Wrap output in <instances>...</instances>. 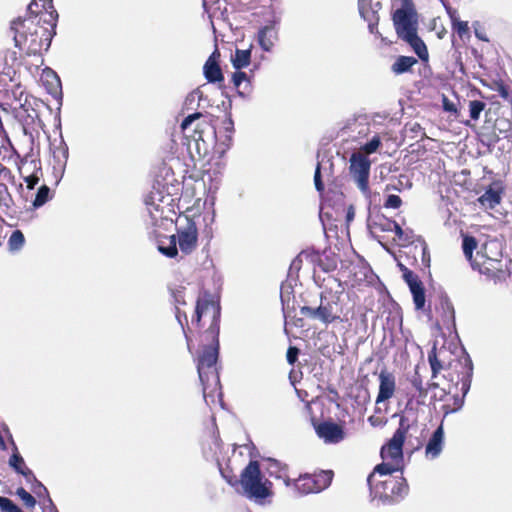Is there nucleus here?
Segmentation results:
<instances>
[{
	"mask_svg": "<svg viewBox=\"0 0 512 512\" xmlns=\"http://www.w3.org/2000/svg\"><path fill=\"white\" fill-rule=\"evenodd\" d=\"M221 307L208 292L198 297L192 326L199 330V351L197 354V372L202 385L204 400L208 403L215 401V396L221 394V383L217 369L219 356Z\"/></svg>",
	"mask_w": 512,
	"mask_h": 512,
	"instance_id": "obj_1",
	"label": "nucleus"
},
{
	"mask_svg": "<svg viewBox=\"0 0 512 512\" xmlns=\"http://www.w3.org/2000/svg\"><path fill=\"white\" fill-rule=\"evenodd\" d=\"M449 352L445 347L437 348L436 345L428 352V362L431 367V378L435 379L441 371H445L443 377L450 384L448 387L460 390L466 395L470 389L473 375V363L468 355L447 360Z\"/></svg>",
	"mask_w": 512,
	"mask_h": 512,
	"instance_id": "obj_2",
	"label": "nucleus"
},
{
	"mask_svg": "<svg viewBox=\"0 0 512 512\" xmlns=\"http://www.w3.org/2000/svg\"><path fill=\"white\" fill-rule=\"evenodd\" d=\"M55 29L56 25L39 23L35 18L19 17L11 22L15 46L27 55H40L43 50H47L55 35Z\"/></svg>",
	"mask_w": 512,
	"mask_h": 512,
	"instance_id": "obj_3",
	"label": "nucleus"
},
{
	"mask_svg": "<svg viewBox=\"0 0 512 512\" xmlns=\"http://www.w3.org/2000/svg\"><path fill=\"white\" fill-rule=\"evenodd\" d=\"M393 473L378 474L375 469L367 477V484L373 498L379 499L385 505L402 501L409 493L406 478L393 476Z\"/></svg>",
	"mask_w": 512,
	"mask_h": 512,
	"instance_id": "obj_4",
	"label": "nucleus"
},
{
	"mask_svg": "<svg viewBox=\"0 0 512 512\" xmlns=\"http://www.w3.org/2000/svg\"><path fill=\"white\" fill-rule=\"evenodd\" d=\"M409 428L410 425L408 424L407 419L401 417L399 426L394 432L392 438L381 447L380 456L383 462L375 466V472L378 474H387L403 470V446Z\"/></svg>",
	"mask_w": 512,
	"mask_h": 512,
	"instance_id": "obj_5",
	"label": "nucleus"
},
{
	"mask_svg": "<svg viewBox=\"0 0 512 512\" xmlns=\"http://www.w3.org/2000/svg\"><path fill=\"white\" fill-rule=\"evenodd\" d=\"M272 467L278 469L277 477L283 478L286 486L293 484L295 489L303 495L319 493L327 489L334 478L333 470H319L312 474H302L297 479L291 480L287 476L288 467L286 465H281L278 461L273 460L270 462V468Z\"/></svg>",
	"mask_w": 512,
	"mask_h": 512,
	"instance_id": "obj_6",
	"label": "nucleus"
},
{
	"mask_svg": "<svg viewBox=\"0 0 512 512\" xmlns=\"http://www.w3.org/2000/svg\"><path fill=\"white\" fill-rule=\"evenodd\" d=\"M472 268L489 278H502L505 275V264L501 241L496 238L486 240L477 251Z\"/></svg>",
	"mask_w": 512,
	"mask_h": 512,
	"instance_id": "obj_7",
	"label": "nucleus"
},
{
	"mask_svg": "<svg viewBox=\"0 0 512 512\" xmlns=\"http://www.w3.org/2000/svg\"><path fill=\"white\" fill-rule=\"evenodd\" d=\"M393 23L398 37L407 42L422 61H428L429 52L424 41L417 34V20L410 8L397 9Z\"/></svg>",
	"mask_w": 512,
	"mask_h": 512,
	"instance_id": "obj_8",
	"label": "nucleus"
},
{
	"mask_svg": "<svg viewBox=\"0 0 512 512\" xmlns=\"http://www.w3.org/2000/svg\"><path fill=\"white\" fill-rule=\"evenodd\" d=\"M239 485L249 499L263 500L272 495V483L263 478L260 464L251 460L240 474Z\"/></svg>",
	"mask_w": 512,
	"mask_h": 512,
	"instance_id": "obj_9",
	"label": "nucleus"
},
{
	"mask_svg": "<svg viewBox=\"0 0 512 512\" xmlns=\"http://www.w3.org/2000/svg\"><path fill=\"white\" fill-rule=\"evenodd\" d=\"M300 313L305 317L319 320L328 325L341 320L342 308L338 300H327L321 296L320 305L317 308L302 306Z\"/></svg>",
	"mask_w": 512,
	"mask_h": 512,
	"instance_id": "obj_10",
	"label": "nucleus"
},
{
	"mask_svg": "<svg viewBox=\"0 0 512 512\" xmlns=\"http://www.w3.org/2000/svg\"><path fill=\"white\" fill-rule=\"evenodd\" d=\"M371 162L362 152H354L350 157V174L363 193L369 192V174Z\"/></svg>",
	"mask_w": 512,
	"mask_h": 512,
	"instance_id": "obj_11",
	"label": "nucleus"
},
{
	"mask_svg": "<svg viewBox=\"0 0 512 512\" xmlns=\"http://www.w3.org/2000/svg\"><path fill=\"white\" fill-rule=\"evenodd\" d=\"M28 16L24 19H37V22L47 25H56L58 13L52 0H32L27 8Z\"/></svg>",
	"mask_w": 512,
	"mask_h": 512,
	"instance_id": "obj_12",
	"label": "nucleus"
},
{
	"mask_svg": "<svg viewBox=\"0 0 512 512\" xmlns=\"http://www.w3.org/2000/svg\"><path fill=\"white\" fill-rule=\"evenodd\" d=\"M402 272V278L408 285L412 294L413 303L416 310H424L426 304V291L423 282L419 276L403 264H399Z\"/></svg>",
	"mask_w": 512,
	"mask_h": 512,
	"instance_id": "obj_13",
	"label": "nucleus"
},
{
	"mask_svg": "<svg viewBox=\"0 0 512 512\" xmlns=\"http://www.w3.org/2000/svg\"><path fill=\"white\" fill-rule=\"evenodd\" d=\"M187 224L185 227L177 228L176 245H179L180 251L184 255H189L194 252L198 245V228L196 223L186 218Z\"/></svg>",
	"mask_w": 512,
	"mask_h": 512,
	"instance_id": "obj_14",
	"label": "nucleus"
},
{
	"mask_svg": "<svg viewBox=\"0 0 512 512\" xmlns=\"http://www.w3.org/2000/svg\"><path fill=\"white\" fill-rule=\"evenodd\" d=\"M202 118L201 112H195L184 118L180 127L186 138L196 142L203 140L204 131L209 127V123L204 119L201 120Z\"/></svg>",
	"mask_w": 512,
	"mask_h": 512,
	"instance_id": "obj_15",
	"label": "nucleus"
},
{
	"mask_svg": "<svg viewBox=\"0 0 512 512\" xmlns=\"http://www.w3.org/2000/svg\"><path fill=\"white\" fill-rule=\"evenodd\" d=\"M408 380L414 389V392L411 393L410 398L408 399V403H411L413 400H415L417 405H424L428 396V391L430 389H437L439 387V383L437 382H430L427 384V386L424 385L423 377L419 372V365L415 367L414 373Z\"/></svg>",
	"mask_w": 512,
	"mask_h": 512,
	"instance_id": "obj_16",
	"label": "nucleus"
},
{
	"mask_svg": "<svg viewBox=\"0 0 512 512\" xmlns=\"http://www.w3.org/2000/svg\"><path fill=\"white\" fill-rule=\"evenodd\" d=\"M170 293H171V297L173 298V303L175 305V316L182 327V330L184 332V335H185V338L187 341L188 348L190 349L191 338L185 329V326L188 325L187 315L185 312L182 313L179 308V305H186L185 287L178 286L176 288L171 289Z\"/></svg>",
	"mask_w": 512,
	"mask_h": 512,
	"instance_id": "obj_17",
	"label": "nucleus"
},
{
	"mask_svg": "<svg viewBox=\"0 0 512 512\" xmlns=\"http://www.w3.org/2000/svg\"><path fill=\"white\" fill-rule=\"evenodd\" d=\"M316 432L326 443L336 444L345 438V432L342 426L331 421L320 423L316 427Z\"/></svg>",
	"mask_w": 512,
	"mask_h": 512,
	"instance_id": "obj_18",
	"label": "nucleus"
},
{
	"mask_svg": "<svg viewBox=\"0 0 512 512\" xmlns=\"http://www.w3.org/2000/svg\"><path fill=\"white\" fill-rule=\"evenodd\" d=\"M444 392V398L441 397L440 400L444 401L442 405V411L444 415H448L460 410L464 404V397L460 390L453 389V387H447L442 389Z\"/></svg>",
	"mask_w": 512,
	"mask_h": 512,
	"instance_id": "obj_19",
	"label": "nucleus"
},
{
	"mask_svg": "<svg viewBox=\"0 0 512 512\" xmlns=\"http://www.w3.org/2000/svg\"><path fill=\"white\" fill-rule=\"evenodd\" d=\"M395 389V376L386 370H382L379 374V391L376 398V404L392 398L395 393Z\"/></svg>",
	"mask_w": 512,
	"mask_h": 512,
	"instance_id": "obj_20",
	"label": "nucleus"
},
{
	"mask_svg": "<svg viewBox=\"0 0 512 512\" xmlns=\"http://www.w3.org/2000/svg\"><path fill=\"white\" fill-rule=\"evenodd\" d=\"M504 188L501 181H494L486 191L478 198V202L482 206L490 209L495 208L501 203Z\"/></svg>",
	"mask_w": 512,
	"mask_h": 512,
	"instance_id": "obj_21",
	"label": "nucleus"
},
{
	"mask_svg": "<svg viewBox=\"0 0 512 512\" xmlns=\"http://www.w3.org/2000/svg\"><path fill=\"white\" fill-rule=\"evenodd\" d=\"M435 310L444 326L449 328L455 325V310L447 295L439 296Z\"/></svg>",
	"mask_w": 512,
	"mask_h": 512,
	"instance_id": "obj_22",
	"label": "nucleus"
},
{
	"mask_svg": "<svg viewBox=\"0 0 512 512\" xmlns=\"http://www.w3.org/2000/svg\"><path fill=\"white\" fill-rule=\"evenodd\" d=\"M219 56V52L217 50L214 51L204 64V76L210 83L222 82L224 80L222 69L217 60Z\"/></svg>",
	"mask_w": 512,
	"mask_h": 512,
	"instance_id": "obj_23",
	"label": "nucleus"
},
{
	"mask_svg": "<svg viewBox=\"0 0 512 512\" xmlns=\"http://www.w3.org/2000/svg\"><path fill=\"white\" fill-rule=\"evenodd\" d=\"M444 443V430L443 426L440 425L430 437L428 443L425 447L426 457L430 459H435L440 455L443 449Z\"/></svg>",
	"mask_w": 512,
	"mask_h": 512,
	"instance_id": "obj_24",
	"label": "nucleus"
},
{
	"mask_svg": "<svg viewBox=\"0 0 512 512\" xmlns=\"http://www.w3.org/2000/svg\"><path fill=\"white\" fill-rule=\"evenodd\" d=\"M28 482L31 483V491L35 496L38 498H44L47 501L50 512H59L49 495L48 489L36 478L34 474L33 476H30V481Z\"/></svg>",
	"mask_w": 512,
	"mask_h": 512,
	"instance_id": "obj_25",
	"label": "nucleus"
},
{
	"mask_svg": "<svg viewBox=\"0 0 512 512\" xmlns=\"http://www.w3.org/2000/svg\"><path fill=\"white\" fill-rule=\"evenodd\" d=\"M417 59L412 56H398L391 66V71L395 75H401L413 71V66L417 64Z\"/></svg>",
	"mask_w": 512,
	"mask_h": 512,
	"instance_id": "obj_26",
	"label": "nucleus"
},
{
	"mask_svg": "<svg viewBox=\"0 0 512 512\" xmlns=\"http://www.w3.org/2000/svg\"><path fill=\"white\" fill-rule=\"evenodd\" d=\"M394 220L387 218L385 215L376 213L370 217L368 226L371 230L378 232H391Z\"/></svg>",
	"mask_w": 512,
	"mask_h": 512,
	"instance_id": "obj_27",
	"label": "nucleus"
},
{
	"mask_svg": "<svg viewBox=\"0 0 512 512\" xmlns=\"http://www.w3.org/2000/svg\"><path fill=\"white\" fill-rule=\"evenodd\" d=\"M158 251L169 258H175L178 255V248L176 246V236L171 235L158 240Z\"/></svg>",
	"mask_w": 512,
	"mask_h": 512,
	"instance_id": "obj_28",
	"label": "nucleus"
},
{
	"mask_svg": "<svg viewBox=\"0 0 512 512\" xmlns=\"http://www.w3.org/2000/svg\"><path fill=\"white\" fill-rule=\"evenodd\" d=\"M9 464L17 473L23 475L26 481H30L33 472L25 465L24 459L17 451L11 455Z\"/></svg>",
	"mask_w": 512,
	"mask_h": 512,
	"instance_id": "obj_29",
	"label": "nucleus"
},
{
	"mask_svg": "<svg viewBox=\"0 0 512 512\" xmlns=\"http://www.w3.org/2000/svg\"><path fill=\"white\" fill-rule=\"evenodd\" d=\"M462 249L464 256L466 259L470 262L471 266L473 267V252L477 249L478 242L474 236L468 235V234H462Z\"/></svg>",
	"mask_w": 512,
	"mask_h": 512,
	"instance_id": "obj_30",
	"label": "nucleus"
},
{
	"mask_svg": "<svg viewBox=\"0 0 512 512\" xmlns=\"http://www.w3.org/2000/svg\"><path fill=\"white\" fill-rule=\"evenodd\" d=\"M273 28L265 26L258 32V42L265 51H270L274 45L273 42Z\"/></svg>",
	"mask_w": 512,
	"mask_h": 512,
	"instance_id": "obj_31",
	"label": "nucleus"
},
{
	"mask_svg": "<svg viewBox=\"0 0 512 512\" xmlns=\"http://www.w3.org/2000/svg\"><path fill=\"white\" fill-rule=\"evenodd\" d=\"M250 60L251 51L249 49H236L234 57L232 58V63L237 70H240L247 67L250 64Z\"/></svg>",
	"mask_w": 512,
	"mask_h": 512,
	"instance_id": "obj_32",
	"label": "nucleus"
},
{
	"mask_svg": "<svg viewBox=\"0 0 512 512\" xmlns=\"http://www.w3.org/2000/svg\"><path fill=\"white\" fill-rule=\"evenodd\" d=\"M220 473L226 482L232 487L239 485L240 477L235 473L229 462L226 463L224 467L220 466Z\"/></svg>",
	"mask_w": 512,
	"mask_h": 512,
	"instance_id": "obj_33",
	"label": "nucleus"
},
{
	"mask_svg": "<svg viewBox=\"0 0 512 512\" xmlns=\"http://www.w3.org/2000/svg\"><path fill=\"white\" fill-rule=\"evenodd\" d=\"M50 193V188L47 185L40 186L33 201V206L39 208L47 203L51 198Z\"/></svg>",
	"mask_w": 512,
	"mask_h": 512,
	"instance_id": "obj_34",
	"label": "nucleus"
},
{
	"mask_svg": "<svg viewBox=\"0 0 512 512\" xmlns=\"http://www.w3.org/2000/svg\"><path fill=\"white\" fill-rule=\"evenodd\" d=\"M16 495L22 500L23 505L27 509L32 510L35 508L37 504L36 498L32 494L27 492L23 487L17 488Z\"/></svg>",
	"mask_w": 512,
	"mask_h": 512,
	"instance_id": "obj_35",
	"label": "nucleus"
},
{
	"mask_svg": "<svg viewBox=\"0 0 512 512\" xmlns=\"http://www.w3.org/2000/svg\"><path fill=\"white\" fill-rule=\"evenodd\" d=\"M318 266L324 272H331L337 268V259L334 256L325 255L319 258Z\"/></svg>",
	"mask_w": 512,
	"mask_h": 512,
	"instance_id": "obj_36",
	"label": "nucleus"
},
{
	"mask_svg": "<svg viewBox=\"0 0 512 512\" xmlns=\"http://www.w3.org/2000/svg\"><path fill=\"white\" fill-rule=\"evenodd\" d=\"M232 82L236 89H239L242 83H245V89L250 86V81L247 77V74L242 71H237L232 76ZM239 95L244 96V92L238 90Z\"/></svg>",
	"mask_w": 512,
	"mask_h": 512,
	"instance_id": "obj_37",
	"label": "nucleus"
},
{
	"mask_svg": "<svg viewBox=\"0 0 512 512\" xmlns=\"http://www.w3.org/2000/svg\"><path fill=\"white\" fill-rule=\"evenodd\" d=\"M25 242V238L23 233L20 230H15L12 232L8 244L11 250L20 249Z\"/></svg>",
	"mask_w": 512,
	"mask_h": 512,
	"instance_id": "obj_38",
	"label": "nucleus"
},
{
	"mask_svg": "<svg viewBox=\"0 0 512 512\" xmlns=\"http://www.w3.org/2000/svg\"><path fill=\"white\" fill-rule=\"evenodd\" d=\"M486 104L480 100H472L469 102V114L471 119L478 120L481 112L485 109Z\"/></svg>",
	"mask_w": 512,
	"mask_h": 512,
	"instance_id": "obj_39",
	"label": "nucleus"
},
{
	"mask_svg": "<svg viewBox=\"0 0 512 512\" xmlns=\"http://www.w3.org/2000/svg\"><path fill=\"white\" fill-rule=\"evenodd\" d=\"M149 199H150V200H152V201H151V202L146 201V204H147V206H148V211H149V213H150L151 217H152L154 220H156V221H157L158 219H162V218H164V216H163V213H164L163 208H162V207H160V205H159V204H155V203H154V196H153V195H151V196L149 197Z\"/></svg>",
	"mask_w": 512,
	"mask_h": 512,
	"instance_id": "obj_40",
	"label": "nucleus"
},
{
	"mask_svg": "<svg viewBox=\"0 0 512 512\" xmlns=\"http://www.w3.org/2000/svg\"><path fill=\"white\" fill-rule=\"evenodd\" d=\"M368 422L372 427L378 428V427H384L388 419L381 414V411L379 408L375 409V414L368 417Z\"/></svg>",
	"mask_w": 512,
	"mask_h": 512,
	"instance_id": "obj_41",
	"label": "nucleus"
},
{
	"mask_svg": "<svg viewBox=\"0 0 512 512\" xmlns=\"http://www.w3.org/2000/svg\"><path fill=\"white\" fill-rule=\"evenodd\" d=\"M452 28L461 39L470 36V29L467 21H461L458 19L457 21L452 23Z\"/></svg>",
	"mask_w": 512,
	"mask_h": 512,
	"instance_id": "obj_42",
	"label": "nucleus"
},
{
	"mask_svg": "<svg viewBox=\"0 0 512 512\" xmlns=\"http://www.w3.org/2000/svg\"><path fill=\"white\" fill-rule=\"evenodd\" d=\"M493 90L496 91L504 100L512 102L510 88L503 81H496L494 83Z\"/></svg>",
	"mask_w": 512,
	"mask_h": 512,
	"instance_id": "obj_43",
	"label": "nucleus"
},
{
	"mask_svg": "<svg viewBox=\"0 0 512 512\" xmlns=\"http://www.w3.org/2000/svg\"><path fill=\"white\" fill-rule=\"evenodd\" d=\"M380 145L381 139L378 135H375L372 137L370 141H368L362 146L361 150L364 152L363 154L367 156L369 154L376 152Z\"/></svg>",
	"mask_w": 512,
	"mask_h": 512,
	"instance_id": "obj_44",
	"label": "nucleus"
},
{
	"mask_svg": "<svg viewBox=\"0 0 512 512\" xmlns=\"http://www.w3.org/2000/svg\"><path fill=\"white\" fill-rule=\"evenodd\" d=\"M43 78H51L50 87L47 89L49 93L56 94L61 87L59 77L53 71H49L43 75Z\"/></svg>",
	"mask_w": 512,
	"mask_h": 512,
	"instance_id": "obj_45",
	"label": "nucleus"
},
{
	"mask_svg": "<svg viewBox=\"0 0 512 512\" xmlns=\"http://www.w3.org/2000/svg\"><path fill=\"white\" fill-rule=\"evenodd\" d=\"M402 205V200L398 195L390 194L385 200L384 207L398 209Z\"/></svg>",
	"mask_w": 512,
	"mask_h": 512,
	"instance_id": "obj_46",
	"label": "nucleus"
},
{
	"mask_svg": "<svg viewBox=\"0 0 512 512\" xmlns=\"http://www.w3.org/2000/svg\"><path fill=\"white\" fill-rule=\"evenodd\" d=\"M391 232L395 233V235L397 236L399 241H403V242H407V243L411 242L410 237L403 231L401 226L396 221L393 224Z\"/></svg>",
	"mask_w": 512,
	"mask_h": 512,
	"instance_id": "obj_47",
	"label": "nucleus"
},
{
	"mask_svg": "<svg viewBox=\"0 0 512 512\" xmlns=\"http://www.w3.org/2000/svg\"><path fill=\"white\" fill-rule=\"evenodd\" d=\"M320 169H321V166L318 163L315 173H314V184H315V188L317 191L323 192L324 191V183L322 182V179H321V170Z\"/></svg>",
	"mask_w": 512,
	"mask_h": 512,
	"instance_id": "obj_48",
	"label": "nucleus"
},
{
	"mask_svg": "<svg viewBox=\"0 0 512 512\" xmlns=\"http://www.w3.org/2000/svg\"><path fill=\"white\" fill-rule=\"evenodd\" d=\"M299 349L295 346H290L287 350L286 358L290 365H294L297 361Z\"/></svg>",
	"mask_w": 512,
	"mask_h": 512,
	"instance_id": "obj_49",
	"label": "nucleus"
},
{
	"mask_svg": "<svg viewBox=\"0 0 512 512\" xmlns=\"http://www.w3.org/2000/svg\"><path fill=\"white\" fill-rule=\"evenodd\" d=\"M24 181H25V183L27 185V188L29 190H32L38 184L39 177L37 176V174L33 173L31 175H28V176L24 177Z\"/></svg>",
	"mask_w": 512,
	"mask_h": 512,
	"instance_id": "obj_50",
	"label": "nucleus"
},
{
	"mask_svg": "<svg viewBox=\"0 0 512 512\" xmlns=\"http://www.w3.org/2000/svg\"><path fill=\"white\" fill-rule=\"evenodd\" d=\"M54 157H62L64 161L67 160L68 157V148L65 144H62L53 152Z\"/></svg>",
	"mask_w": 512,
	"mask_h": 512,
	"instance_id": "obj_51",
	"label": "nucleus"
},
{
	"mask_svg": "<svg viewBox=\"0 0 512 512\" xmlns=\"http://www.w3.org/2000/svg\"><path fill=\"white\" fill-rule=\"evenodd\" d=\"M302 263V253H300L292 260L290 264V270H295L296 272H298L302 267Z\"/></svg>",
	"mask_w": 512,
	"mask_h": 512,
	"instance_id": "obj_52",
	"label": "nucleus"
},
{
	"mask_svg": "<svg viewBox=\"0 0 512 512\" xmlns=\"http://www.w3.org/2000/svg\"><path fill=\"white\" fill-rule=\"evenodd\" d=\"M422 261L425 263V266H429L430 263V255L428 252V247L425 241H423V245L421 247Z\"/></svg>",
	"mask_w": 512,
	"mask_h": 512,
	"instance_id": "obj_53",
	"label": "nucleus"
},
{
	"mask_svg": "<svg viewBox=\"0 0 512 512\" xmlns=\"http://www.w3.org/2000/svg\"><path fill=\"white\" fill-rule=\"evenodd\" d=\"M443 108L445 111H449V112L457 111L455 105L452 102H450L446 97H444V100H443Z\"/></svg>",
	"mask_w": 512,
	"mask_h": 512,
	"instance_id": "obj_54",
	"label": "nucleus"
},
{
	"mask_svg": "<svg viewBox=\"0 0 512 512\" xmlns=\"http://www.w3.org/2000/svg\"><path fill=\"white\" fill-rule=\"evenodd\" d=\"M446 11L451 19V22L454 23L458 20L457 11L451 7H446Z\"/></svg>",
	"mask_w": 512,
	"mask_h": 512,
	"instance_id": "obj_55",
	"label": "nucleus"
},
{
	"mask_svg": "<svg viewBox=\"0 0 512 512\" xmlns=\"http://www.w3.org/2000/svg\"><path fill=\"white\" fill-rule=\"evenodd\" d=\"M224 125H225V130L231 134L233 132L234 128H233V121L230 117L225 120Z\"/></svg>",
	"mask_w": 512,
	"mask_h": 512,
	"instance_id": "obj_56",
	"label": "nucleus"
},
{
	"mask_svg": "<svg viewBox=\"0 0 512 512\" xmlns=\"http://www.w3.org/2000/svg\"><path fill=\"white\" fill-rule=\"evenodd\" d=\"M507 126L508 128L505 129V130H500V133H505V137H508L509 135L507 134L508 131H511V124L509 122H507Z\"/></svg>",
	"mask_w": 512,
	"mask_h": 512,
	"instance_id": "obj_57",
	"label": "nucleus"
},
{
	"mask_svg": "<svg viewBox=\"0 0 512 512\" xmlns=\"http://www.w3.org/2000/svg\"><path fill=\"white\" fill-rule=\"evenodd\" d=\"M42 79H43V81L47 82V83L50 85L51 78H43V77H42Z\"/></svg>",
	"mask_w": 512,
	"mask_h": 512,
	"instance_id": "obj_58",
	"label": "nucleus"
},
{
	"mask_svg": "<svg viewBox=\"0 0 512 512\" xmlns=\"http://www.w3.org/2000/svg\"><path fill=\"white\" fill-rule=\"evenodd\" d=\"M227 140H228V145H230V143H231V141H232V137H231V135H228V136H227Z\"/></svg>",
	"mask_w": 512,
	"mask_h": 512,
	"instance_id": "obj_59",
	"label": "nucleus"
},
{
	"mask_svg": "<svg viewBox=\"0 0 512 512\" xmlns=\"http://www.w3.org/2000/svg\"><path fill=\"white\" fill-rule=\"evenodd\" d=\"M370 30L373 31V25L369 24Z\"/></svg>",
	"mask_w": 512,
	"mask_h": 512,
	"instance_id": "obj_60",
	"label": "nucleus"
}]
</instances>
